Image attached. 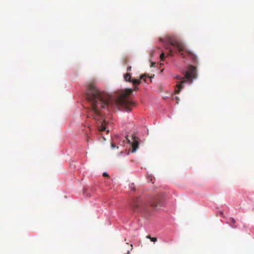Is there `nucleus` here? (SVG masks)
Segmentation results:
<instances>
[{"label": "nucleus", "mask_w": 254, "mask_h": 254, "mask_svg": "<svg viewBox=\"0 0 254 254\" xmlns=\"http://www.w3.org/2000/svg\"><path fill=\"white\" fill-rule=\"evenodd\" d=\"M158 42L160 46L153 48L150 52V66L157 67L159 72L163 74L165 69L162 66L166 64H173L180 70L182 76L171 72L165 76V78L174 81V93L179 94L185 84H191L197 78V56L188 50L184 42L176 36L160 37Z\"/></svg>", "instance_id": "f257e3e1"}, {"label": "nucleus", "mask_w": 254, "mask_h": 254, "mask_svg": "<svg viewBox=\"0 0 254 254\" xmlns=\"http://www.w3.org/2000/svg\"><path fill=\"white\" fill-rule=\"evenodd\" d=\"M97 89L101 91L97 87L93 86L88 87L86 90L82 91L79 94V99L81 103L80 104V110L82 109L81 114L85 118V123H82L81 125V129L82 134L87 139L89 138L90 134L93 129H98L103 124L105 120V117L106 113L103 111V108H101L100 102L98 100L96 103H91L90 98H89V93L93 89Z\"/></svg>", "instance_id": "f03ea898"}, {"label": "nucleus", "mask_w": 254, "mask_h": 254, "mask_svg": "<svg viewBox=\"0 0 254 254\" xmlns=\"http://www.w3.org/2000/svg\"><path fill=\"white\" fill-rule=\"evenodd\" d=\"M89 94L91 103H96L99 100L100 105L106 114L108 112H116L129 113L131 110L128 108L127 102L120 97H115L112 94L105 91L93 89ZM91 102V101H90Z\"/></svg>", "instance_id": "7ed1b4c3"}, {"label": "nucleus", "mask_w": 254, "mask_h": 254, "mask_svg": "<svg viewBox=\"0 0 254 254\" xmlns=\"http://www.w3.org/2000/svg\"><path fill=\"white\" fill-rule=\"evenodd\" d=\"M155 75H150L148 73H143L140 75L139 78H133L131 76L130 73L125 74L124 78L126 81L132 83L134 85V90L136 91L139 90V85L143 83L149 84L152 82V79Z\"/></svg>", "instance_id": "20e7f679"}, {"label": "nucleus", "mask_w": 254, "mask_h": 254, "mask_svg": "<svg viewBox=\"0 0 254 254\" xmlns=\"http://www.w3.org/2000/svg\"><path fill=\"white\" fill-rule=\"evenodd\" d=\"M151 208L153 210L158 211L159 207H165L166 206V198L164 195L152 197L149 202Z\"/></svg>", "instance_id": "39448f33"}, {"label": "nucleus", "mask_w": 254, "mask_h": 254, "mask_svg": "<svg viewBox=\"0 0 254 254\" xmlns=\"http://www.w3.org/2000/svg\"><path fill=\"white\" fill-rule=\"evenodd\" d=\"M128 135H125V138L127 143L129 145L134 146V148L131 151L132 153H134L139 148L140 140L139 137L135 134H133L132 135V141L128 138Z\"/></svg>", "instance_id": "423d86ee"}, {"label": "nucleus", "mask_w": 254, "mask_h": 254, "mask_svg": "<svg viewBox=\"0 0 254 254\" xmlns=\"http://www.w3.org/2000/svg\"><path fill=\"white\" fill-rule=\"evenodd\" d=\"M135 207V209L136 211H140V212L143 213L144 214L147 215L148 216L152 215V211L145 206H140L137 204L136 205Z\"/></svg>", "instance_id": "0eeeda50"}, {"label": "nucleus", "mask_w": 254, "mask_h": 254, "mask_svg": "<svg viewBox=\"0 0 254 254\" xmlns=\"http://www.w3.org/2000/svg\"><path fill=\"white\" fill-rule=\"evenodd\" d=\"M95 190V189L92 187H84L83 188V194L85 197L89 198L92 196V192Z\"/></svg>", "instance_id": "6e6552de"}, {"label": "nucleus", "mask_w": 254, "mask_h": 254, "mask_svg": "<svg viewBox=\"0 0 254 254\" xmlns=\"http://www.w3.org/2000/svg\"><path fill=\"white\" fill-rule=\"evenodd\" d=\"M229 223H230V226L233 228H236L237 226L235 225L236 223V221L235 219L233 217H231L229 219Z\"/></svg>", "instance_id": "1a4fd4ad"}, {"label": "nucleus", "mask_w": 254, "mask_h": 254, "mask_svg": "<svg viewBox=\"0 0 254 254\" xmlns=\"http://www.w3.org/2000/svg\"><path fill=\"white\" fill-rule=\"evenodd\" d=\"M146 238L149 239L150 241L155 243L157 241V237H151L150 235H148L146 236Z\"/></svg>", "instance_id": "9d476101"}, {"label": "nucleus", "mask_w": 254, "mask_h": 254, "mask_svg": "<svg viewBox=\"0 0 254 254\" xmlns=\"http://www.w3.org/2000/svg\"><path fill=\"white\" fill-rule=\"evenodd\" d=\"M129 188L131 191H135V187H134V184L133 183H132L129 185Z\"/></svg>", "instance_id": "9b49d317"}, {"label": "nucleus", "mask_w": 254, "mask_h": 254, "mask_svg": "<svg viewBox=\"0 0 254 254\" xmlns=\"http://www.w3.org/2000/svg\"><path fill=\"white\" fill-rule=\"evenodd\" d=\"M111 147L112 149H114L116 148H119L118 146H117L115 144H114L113 143H111Z\"/></svg>", "instance_id": "f8f14e48"}, {"label": "nucleus", "mask_w": 254, "mask_h": 254, "mask_svg": "<svg viewBox=\"0 0 254 254\" xmlns=\"http://www.w3.org/2000/svg\"><path fill=\"white\" fill-rule=\"evenodd\" d=\"M175 100H176V103L179 104L180 99L178 97H177V96L175 97Z\"/></svg>", "instance_id": "ddd939ff"}, {"label": "nucleus", "mask_w": 254, "mask_h": 254, "mask_svg": "<svg viewBox=\"0 0 254 254\" xmlns=\"http://www.w3.org/2000/svg\"><path fill=\"white\" fill-rule=\"evenodd\" d=\"M103 176L109 177V174L107 172H104L103 173Z\"/></svg>", "instance_id": "4468645a"}, {"label": "nucleus", "mask_w": 254, "mask_h": 254, "mask_svg": "<svg viewBox=\"0 0 254 254\" xmlns=\"http://www.w3.org/2000/svg\"><path fill=\"white\" fill-rule=\"evenodd\" d=\"M218 213L220 215V216H223L224 213H223V211H222V210H220V211H218Z\"/></svg>", "instance_id": "2eb2a0df"}, {"label": "nucleus", "mask_w": 254, "mask_h": 254, "mask_svg": "<svg viewBox=\"0 0 254 254\" xmlns=\"http://www.w3.org/2000/svg\"><path fill=\"white\" fill-rule=\"evenodd\" d=\"M131 66H128L127 67V71H129L131 70Z\"/></svg>", "instance_id": "dca6fc26"}, {"label": "nucleus", "mask_w": 254, "mask_h": 254, "mask_svg": "<svg viewBox=\"0 0 254 254\" xmlns=\"http://www.w3.org/2000/svg\"><path fill=\"white\" fill-rule=\"evenodd\" d=\"M163 235L166 236L168 235L167 231L166 230L163 232Z\"/></svg>", "instance_id": "f3484780"}, {"label": "nucleus", "mask_w": 254, "mask_h": 254, "mask_svg": "<svg viewBox=\"0 0 254 254\" xmlns=\"http://www.w3.org/2000/svg\"><path fill=\"white\" fill-rule=\"evenodd\" d=\"M248 199L249 201L250 204H251V202H250V201L252 202V200H251V198H250L249 197H248Z\"/></svg>", "instance_id": "a211bd4d"}, {"label": "nucleus", "mask_w": 254, "mask_h": 254, "mask_svg": "<svg viewBox=\"0 0 254 254\" xmlns=\"http://www.w3.org/2000/svg\"><path fill=\"white\" fill-rule=\"evenodd\" d=\"M123 154H124V152H123V151H121V152H120V153H119V155H123Z\"/></svg>", "instance_id": "6ab92c4d"}, {"label": "nucleus", "mask_w": 254, "mask_h": 254, "mask_svg": "<svg viewBox=\"0 0 254 254\" xmlns=\"http://www.w3.org/2000/svg\"><path fill=\"white\" fill-rule=\"evenodd\" d=\"M168 117H169V118H171V116H168Z\"/></svg>", "instance_id": "aec40b11"}]
</instances>
